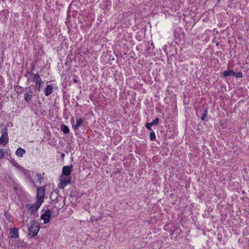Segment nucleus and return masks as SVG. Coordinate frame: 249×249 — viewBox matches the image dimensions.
<instances>
[{"label": "nucleus", "instance_id": "6", "mask_svg": "<svg viewBox=\"0 0 249 249\" xmlns=\"http://www.w3.org/2000/svg\"><path fill=\"white\" fill-rule=\"evenodd\" d=\"M25 90L26 92L24 94V98L26 102H29L32 99L33 92L32 91L30 87L26 88Z\"/></svg>", "mask_w": 249, "mask_h": 249}, {"label": "nucleus", "instance_id": "3", "mask_svg": "<svg viewBox=\"0 0 249 249\" xmlns=\"http://www.w3.org/2000/svg\"><path fill=\"white\" fill-rule=\"evenodd\" d=\"M32 81L36 83L35 91L37 92L40 91L41 88V84L43 83L40 76L37 73L34 75Z\"/></svg>", "mask_w": 249, "mask_h": 249}, {"label": "nucleus", "instance_id": "17", "mask_svg": "<svg viewBox=\"0 0 249 249\" xmlns=\"http://www.w3.org/2000/svg\"><path fill=\"white\" fill-rule=\"evenodd\" d=\"M159 122V119L158 118H156L151 123H150V124L151 125H156Z\"/></svg>", "mask_w": 249, "mask_h": 249}, {"label": "nucleus", "instance_id": "12", "mask_svg": "<svg viewBox=\"0 0 249 249\" xmlns=\"http://www.w3.org/2000/svg\"><path fill=\"white\" fill-rule=\"evenodd\" d=\"M25 153V150L21 148H18L16 152V155L20 157H22Z\"/></svg>", "mask_w": 249, "mask_h": 249}, {"label": "nucleus", "instance_id": "23", "mask_svg": "<svg viewBox=\"0 0 249 249\" xmlns=\"http://www.w3.org/2000/svg\"><path fill=\"white\" fill-rule=\"evenodd\" d=\"M73 82H74V83H77V82H78V80H77V79L76 78H74V79H73Z\"/></svg>", "mask_w": 249, "mask_h": 249}, {"label": "nucleus", "instance_id": "4", "mask_svg": "<svg viewBox=\"0 0 249 249\" xmlns=\"http://www.w3.org/2000/svg\"><path fill=\"white\" fill-rule=\"evenodd\" d=\"M2 135L0 137V144L5 145L8 142V137L7 127L1 129Z\"/></svg>", "mask_w": 249, "mask_h": 249}, {"label": "nucleus", "instance_id": "22", "mask_svg": "<svg viewBox=\"0 0 249 249\" xmlns=\"http://www.w3.org/2000/svg\"><path fill=\"white\" fill-rule=\"evenodd\" d=\"M152 125L150 124L149 123H147L145 124V127L149 130H151L152 128L151 127Z\"/></svg>", "mask_w": 249, "mask_h": 249}, {"label": "nucleus", "instance_id": "19", "mask_svg": "<svg viewBox=\"0 0 249 249\" xmlns=\"http://www.w3.org/2000/svg\"><path fill=\"white\" fill-rule=\"evenodd\" d=\"M17 168L19 169L21 172H22L24 173H25L26 172H27V170L22 167L19 164H17Z\"/></svg>", "mask_w": 249, "mask_h": 249}, {"label": "nucleus", "instance_id": "13", "mask_svg": "<svg viewBox=\"0 0 249 249\" xmlns=\"http://www.w3.org/2000/svg\"><path fill=\"white\" fill-rule=\"evenodd\" d=\"M234 74V72L233 70H230V71H225L223 72V77H226L229 76L230 75L233 76V74Z\"/></svg>", "mask_w": 249, "mask_h": 249}, {"label": "nucleus", "instance_id": "11", "mask_svg": "<svg viewBox=\"0 0 249 249\" xmlns=\"http://www.w3.org/2000/svg\"><path fill=\"white\" fill-rule=\"evenodd\" d=\"M83 123V120L79 118L76 119V124L73 126V128L75 129H78L82 124Z\"/></svg>", "mask_w": 249, "mask_h": 249}, {"label": "nucleus", "instance_id": "1", "mask_svg": "<svg viewBox=\"0 0 249 249\" xmlns=\"http://www.w3.org/2000/svg\"><path fill=\"white\" fill-rule=\"evenodd\" d=\"M72 166H64L63 167L62 175L61 176V188H63L68 184L71 182V179L68 178H65L64 176H68L70 175L71 172Z\"/></svg>", "mask_w": 249, "mask_h": 249}, {"label": "nucleus", "instance_id": "14", "mask_svg": "<svg viewBox=\"0 0 249 249\" xmlns=\"http://www.w3.org/2000/svg\"><path fill=\"white\" fill-rule=\"evenodd\" d=\"M61 130L63 132L64 134H68L69 133V128L65 124H62L61 127Z\"/></svg>", "mask_w": 249, "mask_h": 249}, {"label": "nucleus", "instance_id": "21", "mask_svg": "<svg viewBox=\"0 0 249 249\" xmlns=\"http://www.w3.org/2000/svg\"><path fill=\"white\" fill-rule=\"evenodd\" d=\"M4 156L3 149L0 148V159L3 158Z\"/></svg>", "mask_w": 249, "mask_h": 249}, {"label": "nucleus", "instance_id": "10", "mask_svg": "<svg viewBox=\"0 0 249 249\" xmlns=\"http://www.w3.org/2000/svg\"><path fill=\"white\" fill-rule=\"evenodd\" d=\"M53 92V88L50 85H47L45 90L44 93L46 96H49Z\"/></svg>", "mask_w": 249, "mask_h": 249}, {"label": "nucleus", "instance_id": "15", "mask_svg": "<svg viewBox=\"0 0 249 249\" xmlns=\"http://www.w3.org/2000/svg\"><path fill=\"white\" fill-rule=\"evenodd\" d=\"M233 76L236 78H241L243 77V74L241 71H239L237 72H234L233 74Z\"/></svg>", "mask_w": 249, "mask_h": 249}, {"label": "nucleus", "instance_id": "26", "mask_svg": "<svg viewBox=\"0 0 249 249\" xmlns=\"http://www.w3.org/2000/svg\"><path fill=\"white\" fill-rule=\"evenodd\" d=\"M21 88V87H20V86H19V87H17V89H18V88Z\"/></svg>", "mask_w": 249, "mask_h": 249}, {"label": "nucleus", "instance_id": "9", "mask_svg": "<svg viewBox=\"0 0 249 249\" xmlns=\"http://www.w3.org/2000/svg\"><path fill=\"white\" fill-rule=\"evenodd\" d=\"M42 203V202L37 200L35 203L33 204L31 206L29 207V209H31L32 212H36L38 210Z\"/></svg>", "mask_w": 249, "mask_h": 249}, {"label": "nucleus", "instance_id": "7", "mask_svg": "<svg viewBox=\"0 0 249 249\" xmlns=\"http://www.w3.org/2000/svg\"><path fill=\"white\" fill-rule=\"evenodd\" d=\"M51 214V211L49 210H48L44 214L41 215V218L44 220V223H47L50 221Z\"/></svg>", "mask_w": 249, "mask_h": 249}, {"label": "nucleus", "instance_id": "20", "mask_svg": "<svg viewBox=\"0 0 249 249\" xmlns=\"http://www.w3.org/2000/svg\"><path fill=\"white\" fill-rule=\"evenodd\" d=\"M36 176L37 177V179L40 182H41L42 180H43V178L41 176V174L37 173L36 174Z\"/></svg>", "mask_w": 249, "mask_h": 249}, {"label": "nucleus", "instance_id": "18", "mask_svg": "<svg viewBox=\"0 0 249 249\" xmlns=\"http://www.w3.org/2000/svg\"><path fill=\"white\" fill-rule=\"evenodd\" d=\"M156 138V135H155V133L154 132H151L150 133V139L151 140V141H153Z\"/></svg>", "mask_w": 249, "mask_h": 249}, {"label": "nucleus", "instance_id": "2", "mask_svg": "<svg viewBox=\"0 0 249 249\" xmlns=\"http://www.w3.org/2000/svg\"><path fill=\"white\" fill-rule=\"evenodd\" d=\"M39 230L38 224L35 221L33 220L29 224L28 228V235L30 237H35Z\"/></svg>", "mask_w": 249, "mask_h": 249}, {"label": "nucleus", "instance_id": "16", "mask_svg": "<svg viewBox=\"0 0 249 249\" xmlns=\"http://www.w3.org/2000/svg\"><path fill=\"white\" fill-rule=\"evenodd\" d=\"M207 115V111L206 110H204L202 113V115L201 117V119L202 121H204L205 119V118H206Z\"/></svg>", "mask_w": 249, "mask_h": 249}, {"label": "nucleus", "instance_id": "5", "mask_svg": "<svg viewBox=\"0 0 249 249\" xmlns=\"http://www.w3.org/2000/svg\"><path fill=\"white\" fill-rule=\"evenodd\" d=\"M37 200L41 202L43 201L44 196H45V189L43 187H39L37 189Z\"/></svg>", "mask_w": 249, "mask_h": 249}, {"label": "nucleus", "instance_id": "25", "mask_svg": "<svg viewBox=\"0 0 249 249\" xmlns=\"http://www.w3.org/2000/svg\"><path fill=\"white\" fill-rule=\"evenodd\" d=\"M14 190H15V191H17V190H18V187H17V186H14Z\"/></svg>", "mask_w": 249, "mask_h": 249}, {"label": "nucleus", "instance_id": "24", "mask_svg": "<svg viewBox=\"0 0 249 249\" xmlns=\"http://www.w3.org/2000/svg\"><path fill=\"white\" fill-rule=\"evenodd\" d=\"M17 164H18V163L17 162H14L13 165L16 166L17 168Z\"/></svg>", "mask_w": 249, "mask_h": 249}, {"label": "nucleus", "instance_id": "8", "mask_svg": "<svg viewBox=\"0 0 249 249\" xmlns=\"http://www.w3.org/2000/svg\"><path fill=\"white\" fill-rule=\"evenodd\" d=\"M18 229L16 228H12L10 229L9 232V236L10 237L13 238H18Z\"/></svg>", "mask_w": 249, "mask_h": 249}]
</instances>
